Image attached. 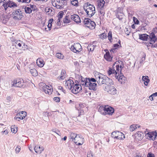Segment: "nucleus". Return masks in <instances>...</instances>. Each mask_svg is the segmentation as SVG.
<instances>
[{
    "mask_svg": "<svg viewBox=\"0 0 157 157\" xmlns=\"http://www.w3.org/2000/svg\"><path fill=\"white\" fill-rule=\"evenodd\" d=\"M70 138L71 141H74L77 145H81L83 144V143H81V142L82 141L83 138L80 135L71 133L70 135Z\"/></svg>",
    "mask_w": 157,
    "mask_h": 157,
    "instance_id": "obj_1",
    "label": "nucleus"
},
{
    "mask_svg": "<svg viewBox=\"0 0 157 157\" xmlns=\"http://www.w3.org/2000/svg\"><path fill=\"white\" fill-rule=\"evenodd\" d=\"M69 0H52V3L53 6L57 9L63 8L64 6L67 4Z\"/></svg>",
    "mask_w": 157,
    "mask_h": 157,
    "instance_id": "obj_2",
    "label": "nucleus"
},
{
    "mask_svg": "<svg viewBox=\"0 0 157 157\" xmlns=\"http://www.w3.org/2000/svg\"><path fill=\"white\" fill-rule=\"evenodd\" d=\"M23 11H22L20 9H16L12 13V17L15 20H20L23 17Z\"/></svg>",
    "mask_w": 157,
    "mask_h": 157,
    "instance_id": "obj_3",
    "label": "nucleus"
},
{
    "mask_svg": "<svg viewBox=\"0 0 157 157\" xmlns=\"http://www.w3.org/2000/svg\"><path fill=\"white\" fill-rule=\"evenodd\" d=\"M86 6L85 7L86 8V12L88 15V17H92L95 13V8L94 6L92 5H90Z\"/></svg>",
    "mask_w": 157,
    "mask_h": 157,
    "instance_id": "obj_4",
    "label": "nucleus"
},
{
    "mask_svg": "<svg viewBox=\"0 0 157 157\" xmlns=\"http://www.w3.org/2000/svg\"><path fill=\"white\" fill-rule=\"evenodd\" d=\"M105 75L103 74L97 72L95 73V77L97 79V82L98 84L100 86L103 84V81Z\"/></svg>",
    "mask_w": 157,
    "mask_h": 157,
    "instance_id": "obj_5",
    "label": "nucleus"
},
{
    "mask_svg": "<svg viewBox=\"0 0 157 157\" xmlns=\"http://www.w3.org/2000/svg\"><path fill=\"white\" fill-rule=\"evenodd\" d=\"M111 136L114 139H117L119 140H123L125 138L124 135L122 132L118 131L112 132Z\"/></svg>",
    "mask_w": 157,
    "mask_h": 157,
    "instance_id": "obj_6",
    "label": "nucleus"
},
{
    "mask_svg": "<svg viewBox=\"0 0 157 157\" xmlns=\"http://www.w3.org/2000/svg\"><path fill=\"white\" fill-rule=\"evenodd\" d=\"M81 48L82 47L79 43H76L71 46L70 49L74 52L79 53L82 50Z\"/></svg>",
    "mask_w": 157,
    "mask_h": 157,
    "instance_id": "obj_7",
    "label": "nucleus"
},
{
    "mask_svg": "<svg viewBox=\"0 0 157 157\" xmlns=\"http://www.w3.org/2000/svg\"><path fill=\"white\" fill-rule=\"evenodd\" d=\"M13 82L12 86L15 87H21L24 86V82L21 78L17 79L14 80Z\"/></svg>",
    "mask_w": 157,
    "mask_h": 157,
    "instance_id": "obj_8",
    "label": "nucleus"
},
{
    "mask_svg": "<svg viewBox=\"0 0 157 157\" xmlns=\"http://www.w3.org/2000/svg\"><path fill=\"white\" fill-rule=\"evenodd\" d=\"M104 90L109 94L112 95L115 94L117 93V90L115 87L111 85L109 86L108 87H105Z\"/></svg>",
    "mask_w": 157,
    "mask_h": 157,
    "instance_id": "obj_9",
    "label": "nucleus"
},
{
    "mask_svg": "<svg viewBox=\"0 0 157 157\" xmlns=\"http://www.w3.org/2000/svg\"><path fill=\"white\" fill-rule=\"evenodd\" d=\"M97 84L95 83H90L85 82V86L88 87L90 90H93L95 91L97 90Z\"/></svg>",
    "mask_w": 157,
    "mask_h": 157,
    "instance_id": "obj_10",
    "label": "nucleus"
},
{
    "mask_svg": "<svg viewBox=\"0 0 157 157\" xmlns=\"http://www.w3.org/2000/svg\"><path fill=\"white\" fill-rule=\"evenodd\" d=\"M116 63H114L112 68H109V69L108 70L107 73L109 75H112L114 77H116L117 75V72L114 68V66Z\"/></svg>",
    "mask_w": 157,
    "mask_h": 157,
    "instance_id": "obj_11",
    "label": "nucleus"
},
{
    "mask_svg": "<svg viewBox=\"0 0 157 157\" xmlns=\"http://www.w3.org/2000/svg\"><path fill=\"white\" fill-rule=\"evenodd\" d=\"M103 84H105L107 85L105 87H108L109 86L113 84V82L112 80L105 75L104 77Z\"/></svg>",
    "mask_w": 157,
    "mask_h": 157,
    "instance_id": "obj_12",
    "label": "nucleus"
},
{
    "mask_svg": "<svg viewBox=\"0 0 157 157\" xmlns=\"http://www.w3.org/2000/svg\"><path fill=\"white\" fill-rule=\"evenodd\" d=\"M146 134L151 140H155L156 139H157V132L156 131L148 132Z\"/></svg>",
    "mask_w": 157,
    "mask_h": 157,
    "instance_id": "obj_13",
    "label": "nucleus"
},
{
    "mask_svg": "<svg viewBox=\"0 0 157 157\" xmlns=\"http://www.w3.org/2000/svg\"><path fill=\"white\" fill-rule=\"evenodd\" d=\"M74 82L71 79H69L66 81L65 85L66 88L69 90H71L74 86Z\"/></svg>",
    "mask_w": 157,
    "mask_h": 157,
    "instance_id": "obj_14",
    "label": "nucleus"
},
{
    "mask_svg": "<svg viewBox=\"0 0 157 157\" xmlns=\"http://www.w3.org/2000/svg\"><path fill=\"white\" fill-rule=\"evenodd\" d=\"M149 37L150 39V42L149 43L151 44H154L157 40V38L155 34H154V33H151L150 36H149Z\"/></svg>",
    "mask_w": 157,
    "mask_h": 157,
    "instance_id": "obj_15",
    "label": "nucleus"
},
{
    "mask_svg": "<svg viewBox=\"0 0 157 157\" xmlns=\"http://www.w3.org/2000/svg\"><path fill=\"white\" fill-rule=\"evenodd\" d=\"M51 87V86H48L45 85L43 86V88L45 93L51 94L52 91Z\"/></svg>",
    "mask_w": 157,
    "mask_h": 157,
    "instance_id": "obj_16",
    "label": "nucleus"
},
{
    "mask_svg": "<svg viewBox=\"0 0 157 157\" xmlns=\"http://www.w3.org/2000/svg\"><path fill=\"white\" fill-rule=\"evenodd\" d=\"M79 88L80 86L78 85H77V83L75 85L74 84L73 88L71 90V92L74 94H77L80 90Z\"/></svg>",
    "mask_w": 157,
    "mask_h": 157,
    "instance_id": "obj_17",
    "label": "nucleus"
},
{
    "mask_svg": "<svg viewBox=\"0 0 157 157\" xmlns=\"http://www.w3.org/2000/svg\"><path fill=\"white\" fill-rule=\"evenodd\" d=\"M71 19L74 21L75 22L77 23H81V20L78 15L76 14H74L71 15Z\"/></svg>",
    "mask_w": 157,
    "mask_h": 157,
    "instance_id": "obj_18",
    "label": "nucleus"
},
{
    "mask_svg": "<svg viewBox=\"0 0 157 157\" xmlns=\"http://www.w3.org/2000/svg\"><path fill=\"white\" fill-rule=\"evenodd\" d=\"M114 110L113 108L111 107L106 106L105 113L106 114L112 115L114 113Z\"/></svg>",
    "mask_w": 157,
    "mask_h": 157,
    "instance_id": "obj_19",
    "label": "nucleus"
},
{
    "mask_svg": "<svg viewBox=\"0 0 157 157\" xmlns=\"http://www.w3.org/2000/svg\"><path fill=\"white\" fill-rule=\"evenodd\" d=\"M143 136V133L140 132H138L135 134L136 139L139 141H140L142 139Z\"/></svg>",
    "mask_w": 157,
    "mask_h": 157,
    "instance_id": "obj_20",
    "label": "nucleus"
},
{
    "mask_svg": "<svg viewBox=\"0 0 157 157\" xmlns=\"http://www.w3.org/2000/svg\"><path fill=\"white\" fill-rule=\"evenodd\" d=\"M34 150L36 153L40 154L43 151L44 149L42 147H41L40 146L36 145L35 146Z\"/></svg>",
    "mask_w": 157,
    "mask_h": 157,
    "instance_id": "obj_21",
    "label": "nucleus"
},
{
    "mask_svg": "<svg viewBox=\"0 0 157 157\" xmlns=\"http://www.w3.org/2000/svg\"><path fill=\"white\" fill-rule=\"evenodd\" d=\"M149 35L146 34H139V38L144 41H147Z\"/></svg>",
    "mask_w": 157,
    "mask_h": 157,
    "instance_id": "obj_22",
    "label": "nucleus"
},
{
    "mask_svg": "<svg viewBox=\"0 0 157 157\" xmlns=\"http://www.w3.org/2000/svg\"><path fill=\"white\" fill-rule=\"evenodd\" d=\"M91 20L89 18H85L84 19L83 22L86 27L90 28V24Z\"/></svg>",
    "mask_w": 157,
    "mask_h": 157,
    "instance_id": "obj_23",
    "label": "nucleus"
},
{
    "mask_svg": "<svg viewBox=\"0 0 157 157\" xmlns=\"http://www.w3.org/2000/svg\"><path fill=\"white\" fill-rule=\"evenodd\" d=\"M66 74V71L64 70H62L61 71L60 75L57 77L59 80H63L65 78Z\"/></svg>",
    "mask_w": 157,
    "mask_h": 157,
    "instance_id": "obj_24",
    "label": "nucleus"
},
{
    "mask_svg": "<svg viewBox=\"0 0 157 157\" xmlns=\"http://www.w3.org/2000/svg\"><path fill=\"white\" fill-rule=\"evenodd\" d=\"M15 47L18 49H22L21 45L23 44L22 42L19 40H17L15 42Z\"/></svg>",
    "mask_w": 157,
    "mask_h": 157,
    "instance_id": "obj_25",
    "label": "nucleus"
},
{
    "mask_svg": "<svg viewBox=\"0 0 157 157\" xmlns=\"http://www.w3.org/2000/svg\"><path fill=\"white\" fill-rule=\"evenodd\" d=\"M104 58L105 59L109 61H111L113 57L110 55L109 52V51L106 53L105 54L104 56Z\"/></svg>",
    "mask_w": 157,
    "mask_h": 157,
    "instance_id": "obj_26",
    "label": "nucleus"
},
{
    "mask_svg": "<svg viewBox=\"0 0 157 157\" xmlns=\"http://www.w3.org/2000/svg\"><path fill=\"white\" fill-rule=\"evenodd\" d=\"M140 21L142 23L141 25L142 28H143V29H144V28L145 27L148 25L149 22L146 19H143L140 20Z\"/></svg>",
    "mask_w": 157,
    "mask_h": 157,
    "instance_id": "obj_27",
    "label": "nucleus"
},
{
    "mask_svg": "<svg viewBox=\"0 0 157 157\" xmlns=\"http://www.w3.org/2000/svg\"><path fill=\"white\" fill-rule=\"evenodd\" d=\"M106 106H100L99 109L98 111L101 113L103 115H106Z\"/></svg>",
    "mask_w": 157,
    "mask_h": 157,
    "instance_id": "obj_28",
    "label": "nucleus"
},
{
    "mask_svg": "<svg viewBox=\"0 0 157 157\" xmlns=\"http://www.w3.org/2000/svg\"><path fill=\"white\" fill-rule=\"evenodd\" d=\"M143 81L144 82V85L145 86H147L150 80L148 78V77L147 76H143L142 78Z\"/></svg>",
    "mask_w": 157,
    "mask_h": 157,
    "instance_id": "obj_29",
    "label": "nucleus"
},
{
    "mask_svg": "<svg viewBox=\"0 0 157 157\" xmlns=\"http://www.w3.org/2000/svg\"><path fill=\"white\" fill-rule=\"evenodd\" d=\"M98 12L99 13L101 14L102 15V16H105V11L104 7L98 8Z\"/></svg>",
    "mask_w": 157,
    "mask_h": 157,
    "instance_id": "obj_30",
    "label": "nucleus"
},
{
    "mask_svg": "<svg viewBox=\"0 0 157 157\" xmlns=\"http://www.w3.org/2000/svg\"><path fill=\"white\" fill-rule=\"evenodd\" d=\"M6 2L8 6L10 8L17 6L16 4L11 1L9 0Z\"/></svg>",
    "mask_w": 157,
    "mask_h": 157,
    "instance_id": "obj_31",
    "label": "nucleus"
},
{
    "mask_svg": "<svg viewBox=\"0 0 157 157\" xmlns=\"http://www.w3.org/2000/svg\"><path fill=\"white\" fill-rule=\"evenodd\" d=\"M96 46V45H94L93 44H90L88 45L87 48L89 51H93Z\"/></svg>",
    "mask_w": 157,
    "mask_h": 157,
    "instance_id": "obj_32",
    "label": "nucleus"
},
{
    "mask_svg": "<svg viewBox=\"0 0 157 157\" xmlns=\"http://www.w3.org/2000/svg\"><path fill=\"white\" fill-rule=\"evenodd\" d=\"M30 72L33 76H36L38 75V72L36 70L35 68L30 69Z\"/></svg>",
    "mask_w": 157,
    "mask_h": 157,
    "instance_id": "obj_33",
    "label": "nucleus"
},
{
    "mask_svg": "<svg viewBox=\"0 0 157 157\" xmlns=\"http://www.w3.org/2000/svg\"><path fill=\"white\" fill-rule=\"evenodd\" d=\"M25 118V117L22 116V115L19 116V114H17L16 115V116L14 118L18 121H20V120H23V119Z\"/></svg>",
    "mask_w": 157,
    "mask_h": 157,
    "instance_id": "obj_34",
    "label": "nucleus"
},
{
    "mask_svg": "<svg viewBox=\"0 0 157 157\" xmlns=\"http://www.w3.org/2000/svg\"><path fill=\"white\" fill-rule=\"evenodd\" d=\"M81 84L82 85H84L85 86V82H86V80H88L87 78H84L82 76H81Z\"/></svg>",
    "mask_w": 157,
    "mask_h": 157,
    "instance_id": "obj_35",
    "label": "nucleus"
},
{
    "mask_svg": "<svg viewBox=\"0 0 157 157\" xmlns=\"http://www.w3.org/2000/svg\"><path fill=\"white\" fill-rule=\"evenodd\" d=\"M37 63L38 65L40 67H43L44 63V61L43 60H39L38 61V60H37Z\"/></svg>",
    "mask_w": 157,
    "mask_h": 157,
    "instance_id": "obj_36",
    "label": "nucleus"
},
{
    "mask_svg": "<svg viewBox=\"0 0 157 157\" xmlns=\"http://www.w3.org/2000/svg\"><path fill=\"white\" fill-rule=\"evenodd\" d=\"M88 80H86L87 82L90 83H94V82H97V79L94 78H87Z\"/></svg>",
    "mask_w": 157,
    "mask_h": 157,
    "instance_id": "obj_37",
    "label": "nucleus"
},
{
    "mask_svg": "<svg viewBox=\"0 0 157 157\" xmlns=\"http://www.w3.org/2000/svg\"><path fill=\"white\" fill-rule=\"evenodd\" d=\"M56 56L58 58L60 59H63L64 56L63 54L60 53H57L56 54Z\"/></svg>",
    "mask_w": 157,
    "mask_h": 157,
    "instance_id": "obj_38",
    "label": "nucleus"
},
{
    "mask_svg": "<svg viewBox=\"0 0 157 157\" xmlns=\"http://www.w3.org/2000/svg\"><path fill=\"white\" fill-rule=\"evenodd\" d=\"M25 12L27 13H30L32 11V10L30 7L26 6H25Z\"/></svg>",
    "mask_w": 157,
    "mask_h": 157,
    "instance_id": "obj_39",
    "label": "nucleus"
},
{
    "mask_svg": "<svg viewBox=\"0 0 157 157\" xmlns=\"http://www.w3.org/2000/svg\"><path fill=\"white\" fill-rule=\"evenodd\" d=\"M63 21L64 23H68L70 22V20L68 16H66L63 19Z\"/></svg>",
    "mask_w": 157,
    "mask_h": 157,
    "instance_id": "obj_40",
    "label": "nucleus"
},
{
    "mask_svg": "<svg viewBox=\"0 0 157 157\" xmlns=\"http://www.w3.org/2000/svg\"><path fill=\"white\" fill-rule=\"evenodd\" d=\"M116 16L119 20H122L124 17V14L123 13L116 14Z\"/></svg>",
    "mask_w": 157,
    "mask_h": 157,
    "instance_id": "obj_41",
    "label": "nucleus"
},
{
    "mask_svg": "<svg viewBox=\"0 0 157 157\" xmlns=\"http://www.w3.org/2000/svg\"><path fill=\"white\" fill-rule=\"evenodd\" d=\"M53 21V19H50L48 21V24L47 25V26L48 28V30H50L51 29L52 26V22Z\"/></svg>",
    "mask_w": 157,
    "mask_h": 157,
    "instance_id": "obj_42",
    "label": "nucleus"
},
{
    "mask_svg": "<svg viewBox=\"0 0 157 157\" xmlns=\"http://www.w3.org/2000/svg\"><path fill=\"white\" fill-rule=\"evenodd\" d=\"M112 32L111 31H109L108 33V39L110 42H112Z\"/></svg>",
    "mask_w": 157,
    "mask_h": 157,
    "instance_id": "obj_43",
    "label": "nucleus"
},
{
    "mask_svg": "<svg viewBox=\"0 0 157 157\" xmlns=\"http://www.w3.org/2000/svg\"><path fill=\"white\" fill-rule=\"evenodd\" d=\"M137 128V127H136V125H135V124H132L130 126L129 130L131 132H133Z\"/></svg>",
    "mask_w": 157,
    "mask_h": 157,
    "instance_id": "obj_44",
    "label": "nucleus"
},
{
    "mask_svg": "<svg viewBox=\"0 0 157 157\" xmlns=\"http://www.w3.org/2000/svg\"><path fill=\"white\" fill-rule=\"evenodd\" d=\"M119 46V45L118 44H115L113 45V47L115 48L114 49H112L110 50L111 53L112 54V52L114 53V52L115 51L116 49Z\"/></svg>",
    "mask_w": 157,
    "mask_h": 157,
    "instance_id": "obj_45",
    "label": "nucleus"
},
{
    "mask_svg": "<svg viewBox=\"0 0 157 157\" xmlns=\"http://www.w3.org/2000/svg\"><path fill=\"white\" fill-rule=\"evenodd\" d=\"M123 13V9L121 8L118 7L117 10V13L116 14H119Z\"/></svg>",
    "mask_w": 157,
    "mask_h": 157,
    "instance_id": "obj_46",
    "label": "nucleus"
},
{
    "mask_svg": "<svg viewBox=\"0 0 157 157\" xmlns=\"http://www.w3.org/2000/svg\"><path fill=\"white\" fill-rule=\"evenodd\" d=\"M63 14L64 12H63L62 11L59 12L58 14V18L61 19L62 18Z\"/></svg>",
    "mask_w": 157,
    "mask_h": 157,
    "instance_id": "obj_47",
    "label": "nucleus"
},
{
    "mask_svg": "<svg viewBox=\"0 0 157 157\" xmlns=\"http://www.w3.org/2000/svg\"><path fill=\"white\" fill-rule=\"evenodd\" d=\"M124 77V76L122 75H120L119 72L118 73H117V75L116 76L115 78L119 80V79H122L123 78V77Z\"/></svg>",
    "mask_w": 157,
    "mask_h": 157,
    "instance_id": "obj_48",
    "label": "nucleus"
},
{
    "mask_svg": "<svg viewBox=\"0 0 157 157\" xmlns=\"http://www.w3.org/2000/svg\"><path fill=\"white\" fill-rule=\"evenodd\" d=\"M126 78L124 76L123 77V78L121 79H119V82L121 84L124 83H125Z\"/></svg>",
    "mask_w": 157,
    "mask_h": 157,
    "instance_id": "obj_49",
    "label": "nucleus"
},
{
    "mask_svg": "<svg viewBox=\"0 0 157 157\" xmlns=\"http://www.w3.org/2000/svg\"><path fill=\"white\" fill-rule=\"evenodd\" d=\"M11 132L14 133H16L17 131V128H14L13 126H12L11 127Z\"/></svg>",
    "mask_w": 157,
    "mask_h": 157,
    "instance_id": "obj_50",
    "label": "nucleus"
},
{
    "mask_svg": "<svg viewBox=\"0 0 157 157\" xmlns=\"http://www.w3.org/2000/svg\"><path fill=\"white\" fill-rule=\"evenodd\" d=\"M18 114H19V116H21V115H22V116H24L25 117L26 116V112L25 111H22L19 112Z\"/></svg>",
    "mask_w": 157,
    "mask_h": 157,
    "instance_id": "obj_51",
    "label": "nucleus"
},
{
    "mask_svg": "<svg viewBox=\"0 0 157 157\" xmlns=\"http://www.w3.org/2000/svg\"><path fill=\"white\" fill-rule=\"evenodd\" d=\"M100 36L101 39H104L107 38V35L105 33H103L100 35Z\"/></svg>",
    "mask_w": 157,
    "mask_h": 157,
    "instance_id": "obj_52",
    "label": "nucleus"
},
{
    "mask_svg": "<svg viewBox=\"0 0 157 157\" xmlns=\"http://www.w3.org/2000/svg\"><path fill=\"white\" fill-rule=\"evenodd\" d=\"M133 20L136 24H138L139 23V21L134 17H133Z\"/></svg>",
    "mask_w": 157,
    "mask_h": 157,
    "instance_id": "obj_53",
    "label": "nucleus"
},
{
    "mask_svg": "<svg viewBox=\"0 0 157 157\" xmlns=\"http://www.w3.org/2000/svg\"><path fill=\"white\" fill-rule=\"evenodd\" d=\"M11 97L10 96H7L6 98V100L7 101L6 102V104L9 105L10 103V101L11 100Z\"/></svg>",
    "mask_w": 157,
    "mask_h": 157,
    "instance_id": "obj_54",
    "label": "nucleus"
},
{
    "mask_svg": "<svg viewBox=\"0 0 157 157\" xmlns=\"http://www.w3.org/2000/svg\"><path fill=\"white\" fill-rule=\"evenodd\" d=\"M145 55H144V56L142 58L140 61V65H141L143 64V62L144 61L145 59Z\"/></svg>",
    "mask_w": 157,
    "mask_h": 157,
    "instance_id": "obj_55",
    "label": "nucleus"
},
{
    "mask_svg": "<svg viewBox=\"0 0 157 157\" xmlns=\"http://www.w3.org/2000/svg\"><path fill=\"white\" fill-rule=\"evenodd\" d=\"M75 1H74L73 0H72V1H71V4L73 5V6H78V4H77V5H76L75 4Z\"/></svg>",
    "mask_w": 157,
    "mask_h": 157,
    "instance_id": "obj_56",
    "label": "nucleus"
},
{
    "mask_svg": "<svg viewBox=\"0 0 157 157\" xmlns=\"http://www.w3.org/2000/svg\"><path fill=\"white\" fill-rule=\"evenodd\" d=\"M118 63L120 64V68H121V69L123 68L124 67L123 62L121 61H118Z\"/></svg>",
    "mask_w": 157,
    "mask_h": 157,
    "instance_id": "obj_57",
    "label": "nucleus"
},
{
    "mask_svg": "<svg viewBox=\"0 0 157 157\" xmlns=\"http://www.w3.org/2000/svg\"><path fill=\"white\" fill-rule=\"evenodd\" d=\"M95 25H96V24L93 21H92L91 20V22H90V26H91L92 27H95Z\"/></svg>",
    "mask_w": 157,
    "mask_h": 157,
    "instance_id": "obj_58",
    "label": "nucleus"
},
{
    "mask_svg": "<svg viewBox=\"0 0 157 157\" xmlns=\"http://www.w3.org/2000/svg\"><path fill=\"white\" fill-rule=\"evenodd\" d=\"M104 3H102L101 2H99L98 4V8L104 7Z\"/></svg>",
    "mask_w": 157,
    "mask_h": 157,
    "instance_id": "obj_59",
    "label": "nucleus"
},
{
    "mask_svg": "<svg viewBox=\"0 0 157 157\" xmlns=\"http://www.w3.org/2000/svg\"><path fill=\"white\" fill-rule=\"evenodd\" d=\"M54 101L56 102H59L60 101V98L59 97H55L54 98Z\"/></svg>",
    "mask_w": 157,
    "mask_h": 157,
    "instance_id": "obj_60",
    "label": "nucleus"
},
{
    "mask_svg": "<svg viewBox=\"0 0 157 157\" xmlns=\"http://www.w3.org/2000/svg\"><path fill=\"white\" fill-rule=\"evenodd\" d=\"M45 11L47 12H51H51L52 11V9L50 8H46L45 9Z\"/></svg>",
    "mask_w": 157,
    "mask_h": 157,
    "instance_id": "obj_61",
    "label": "nucleus"
},
{
    "mask_svg": "<svg viewBox=\"0 0 157 157\" xmlns=\"http://www.w3.org/2000/svg\"><path fill=\"white\" fill-rule=\"evenodd\" d=\"M115 67L116 69V71L117 72V73H118L119 71V68H120L119 65V64H117L116 65Z\"/></svg>",
    "mask_w": 157,
    "mask_h": 157,
    "instance_id": "obj_62",
    "label": "nucleus"
},
{
    "mask_svg": "<svg viewBox=\"0 0 157 157\" xmlns=\"http://www.w3.org/2000/svg\"><path fill=\"white\" fill-rule=\"evenodd\" d=\"M21 150L20 147L18 146L15 149V151L17 153L19 152Z\"/></svg>",
    "mask_w": 157,
    "mask_h": 157,
    "instance_id": "obj_63",
    "label": "nucleus"
},
{
    "mask_svg": "<svg viewBox=\"0 0 157 157\" xmlns=\"http://www.w3.org/2000/svg\"><path fill=\"white\" fill-rule=\"evenodd\" d=\"M153 31L151 33H154V34L157 33V27L154 28L153 30Z\"/></svg>",
    "mask_w": 157,
    "mask_h": 157,
    "instance_id": "obj_64",
    "label": "nucleus"
}]
</instances>
